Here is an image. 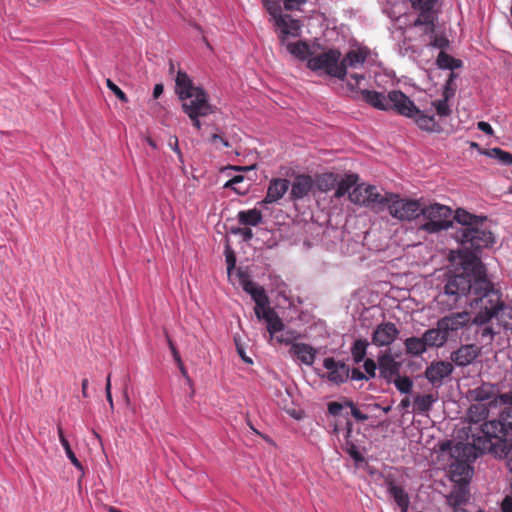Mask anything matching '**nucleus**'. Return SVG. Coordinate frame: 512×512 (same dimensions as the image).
<instances>
[{
  "instance_id": "obj_36",
  "label": "nucleus",
  "mask_w": 512,
  "mask_h": 512,
  "mask_svg": "<svg viewBox=\"0 0 512 512\" xmlns=\"http://www.w3.org/2000/svg\"><path fill=\"white\" fill-rule=\"evenodd\" d=\"M358 181V175L356 174H348L345 175L344 178H342L340 181L337 180L336 183V191L334 194L335 198H341L346 193L349 192V190L356 185Z\"/></svg>"
},
{
  "instance_id": "obj_54",
  "label": "nucleus",
  "mask_w": 512,
  "mask_h": 512,
  "mask_svg": "<svg viewBox=\"0 0 512 512\" xmlns=\"http://www.w3.org/2000/svg\"><path fill=\"white\" fill-rule=\"evenodd\" d=\"M457 77V75L454 73V72H451L450 75H449V78L445 84V88H444V94H449V95H454L455 93V88L453 87V82H454V79Z\"/></svg>"
},
{
  "instance_id": "obj_35",
  "label": "nucleus",
  "mask_w": 512,
  "mask_h": 512,
  "mask_svg": "<svg viewBox=\"0 0 512 512\" xmlns=\"http://www.w3.org/2000/svg\"><path fill=\"white\" fill-rule=\"evenodd\" d=\"M337 183V175L334 173H323L316 177L314 186L320 192H328L332 190Z\"/></svg>"
},
{
  "instance_id": "obj_6",
  "label": "nucleus",
  "mask_w": 512,
  "mask_h": 512,
  "mask_svg": "<svg viewBox=\"0 0 512 512\" xmlns=\"http://www.w3.org/2000/svg\"><path fill=\"white\" fill-rule=\"evenodd\" d=\"M410 3L411 7L418 12L411 26L419 27L422 34H433L441 12L442 0H410Z\"/></svg>"
},
{
  "instance_id": "obj_52",
  "label": "nucleus",
  "mask_w": 512,
  "mask_h": 512,
  "mask_svg": "<svg viewBox=\"0 0 512 512\" xmlns=\"http://www.w3.org/2000/svg\"><path fill=\"white\" fill-rule=\"evenodd\" d=\"M168 146L177 154L179 161L183 163V154L179 148L178 138L176 136L170 137Z\"/></svg>"
},
{
  "instance_id": "obj_40",
  "label": "nucleus",
  "mask_w": 512,
  "mask_h": 512,
  "mask_svg": "<svg viewBox=\"0 0 512 512\" xmlns=\"http://www.w3.org/2000/svg\"><path fill=\"white\" fill-rule=\"evenodd\" d=\"M435 402V398L431 394L418 395L414 399V409L418 413H425L429 411Z\"/></svg>"
},
{
  "instance_id": "obj_28",
  "label": "nucleus",
  "mask_w": 512,
  "mask_h": 512,
  "mask_svg": "<svg viewBox=\"0 0 512 512\" xmlns=\"http://www.w3.org/2000/svg\"><path fill=\"white\" fill-rule=\"evenodd\" d=\"M368 57L367 49H353L346 53L342 60H340V65L344 66V70L347 73V68H357L362 66Z\"/></svg>"
},
{
  "instance_id": "obj_59",
  "label": "nucleus",
  "mask_w": 512,
  "mask_h": 512,
  "mask_svg": "<svg viewBox=\"0 0 512 512\" xmlns=\"http://www.w3.org/2000/svg\"><path fill=\"white\" fill-rule=\"evenodd\" d=\"M502 512H512V497L506 496L501 503Z\"/></svg>"
},
{
  "instance_id": "obj_42",
  "label": "nucleus",
  "mask_w": 512,
  "mask_h": 512,
  "mask_svg": "<svg viewBox=\"0 0 512 512\" xmlns=\"http://www.w3.org/2000/svg\"><path fill=\"white\" fill-rule=\"evenodd\" d=\"M488 155L498 160L501 164L512 165V154L500 148H492L489 150Z\"/></svg>"
},
{
  "instance_id": "obj_14",
  "label": "nucleus",
  "mask_w": 512,
  "mask_h": 512,
  "mask_svg": "<svg viewBox=\"0 0 512 512\" xmlns=\"http://www.w3.org/2000/svg\"><path fill=\"white\" fill-rule=\"evenodd\" d=\"M438 321L448 337L451 333L458 332L470 324H476L474 318H472L471 314L467 311L450 313L440 318Z\"/></svg>"
},
{
  "instance_id": "obj_26",
  "label": "nucleus",
  "mask_w": 512,
  "mask_h": 512,
  "mask_svg": "<svg viewBox=\"0 0 512 512\" xmlns=\"http://www.w3.org/2000/svg\"><path fill=\"white\" fill-rule=\"evenodd\" d=\"M289 352L307 366H311L316 358V350L306 343H293Z\"/></svg>"
},
{
  "instance_id": "obj_44",
  "label": "nucleus",
  "mask_w": 512,
  "mask_h": 512,
  "mask_svg": "<svg viewBox=\"0 0 512 512\" xmlns=\"http://www.w3.org/2000/svg\"><path fill=\"white\" fill-rule=\"evenodd\" d=\"M263 5L268 13L274 18L275 24L278 21V17H283L281 14V5L279 1L276 0H263Z\"/></svg>"
},
{
  "instance_id": "obj_2",
  "label": "nucleus",
  "mask_w": 512,
  "mask_h": 512,
  "mask_svg": "<svg viewBox=\"0 0 512 512\" xmlns=\"http://www.w3.org/2000/svg\"><path fill=\"white\" fill-rule=\"evenodd\" d=\"M507 404L499 420L486 421L481 425L482 436L474 439V448L481 452L491 451L496 456L506 455L512 446V396L503 394Z\"/></svg>"
},
{
  "instance_id": "obj_27",
  "label": "nucleus",
  "mask_w": 512,
  "mask_h": 512,
  "mask_svg": "<svg viewBox=\"0 0 512 512\" xmlns=\"http://www.w3.org/2000/svg\"><path fill=\"white\" fill-rule=\"evenodd\" d=\"M470 395L477 403H488L491 405L497 399L494 385L484 383L470 391Z\"/></svg>"
},
{
  "instance_id": "obj_8",
  "label": "nucleus",
  "mask_w": 512,
  "mask_h": 512,
  "mask_svg": "<svg viewBox=\"0 0 512 512\" xmlns=\"http://www.w3.org/2000/svg\"><path fill=\"white\" fill-rule=\"evenodd\" d=\"M341 52L338 49H329L326 52L311 57L307 61V67L314 71H324L327 75L339 80H345L344 66L340 65Z\"/></svg>"
},
{
  "instance_id": "obj_61",
  "label": "nucleus",
  "mask_w": 512,
  "mask_h": 512,
  "mask_svg": "<svg viewBox=\"0 0 512 512\" xmlns=\"http://www.w3.org/2000/svg\"><path fill=\"white\" fill-rule=\"evenodd\" d=\"M88 385H89V380L87 378H84L81 382V392H82V396L84 398H88L89 395H88Z\"/></svg>"
},
{
  "instance_id": "obj_47",
  "label": "nucleus",
  "mask_w": 512,
  "mask_h": 512,
  "mask_svg": "<svg viewBox=\"0 0 512 512\" xmlns=\"http://www.w3.org/2000/svg\"><path fill=\"white\" fill-rule=\"evenodd\" d=\"M243 180H244V176L236 175L233 178H231L229 181H227L226 184L224 185V187L232 188L238 194H244V193H246L247 189H241L239 187H236V184L243 182Z\"/></svg>"
},
{
  "instance_id": "obj_32",
  "label": "nucleus",
  "mask_w": 512,
  "mask_h": 512,
  "mask_svg": "<svg viewBox=\"0 0 512 512\" xmlns=\"http://www.w3.org/2000/svg\"><path fill=\"white\" fill-rule=\"evenodd\" d=\"M239 224L243 226H257L263 220L262 212L256 208L239 211L237 214Z\"/></svg>"
},
{
  "instance_id": "obj_57",
  "label": "nucleus",
  "mask_w": 512,
  "mask_h": 512,
  "mask_svg": "<svg viewBox=\"0 0 512 512\" xmlns=\"http://www.w3.org/2000/svg\"><path fill=\"white\" fill-rule=\"evenodd\" d=\"M209 142L212 144L219 142L224 147H230V143L228 142V140L224 139L220 134L217 133H214L210 136Z\"/></svg>"
},
{
  "instance_id": "obj_20",
  "label": "nucleus",
  "mask_w": 512,
  "mask_h": 512,
  "mask_svg": "<svg viewBox=\"0 0 512 512\" xmlns=\"http://www.w3.org/2000/svg\"><path fill=\"white\" fill-rule=\"evenodd\" d=\"M314 187V180L305 174L296 175L291 183L290 199L297 201L306 197Z\"/></svg>"
},
{
  "instance_id": "obj_55",
  "label": "nucleus",
  "mask_w": 512,
  "mask_h": 512,
  "mask_svg": "<svg viewBox=\"0 0 512 512\" xmlns=\"http://www.w3.org/2000/svg\"><path fill=\"white\" fill-rule=\"evenodd\" d=\"M495 334L496 332L490 326H486L480 331L481 338L488 339L489 343L493 341Z\"/></svg>"
},
{
  "instance_id": "obj_39",
  "label": "nucleus",
  "mask_w": 512,
  "mask_h": 512,
  "mask_svg": "<svg viewBox=\"0 0 512 512\" xmlns=\"http://www.w3.org/2000/svg\"><path fill=\"white\" fill-rule=\"evenodd\" d=\"M489 410L486 404L476 403L472 404L469 408V418L471 422L478 423L488 416Z\"/></svg>"
},
{
  "instance_id": "obj_25",
  "label": "nucleus",
  "mask_w": 512,
  "mask_h": 512,
  "mask_svg": "<svg viewBox=\"0 0 512 512\" xmlns=\"http://www.w3.org/2000/svg\"><path fill=\"white\" fill-rule=\"evenodd\" d=\"M422 336L427 348L443 347L449 338L446 332L440 326L439 321L436 323V328L427 329Z\"/></svg>"
},
{
  "instance_id": "obj_62",
  "label": "nucleus",
  "mask_w": 512,
  "mask_h": 512,
  "mask_svg": "<svg viewBox=\"0 0 512 512\" xmlns=\"http://www.w3.org/2000/svg\"><path fill=\"white\" fill-rule=\"evenodd\" d=\"M164 87L162 84H156L153 89V98L157 99L163 93Z\"/></svg>"
},
{
  "instance_id": "obj_48",
  "label": "nucleus",
  "mask_w": 512,
  "mask_h": 512,
  "mask_svg": "<svg viewBox=\"0 0 512 512\" xmlns=\"http://www.w3.org/2000/svg\"><path fill=\"white\" fill-rule=\"evenodd\" d=\"M63 448L65 450V453L67 455V457L69 458V460L71 461V463L79 470H83V466L82 464L80 463V461L77 459L75 453L72 451L71 449V446L69 444L68 441H64V445H63Z\"/></svg>"
},
{
  "instance_id": "obj_19",
  "label": "nucleus",
  "mask_w": 512,
  "mask_h": 512,
  "mask_svg": "<svg viewBox=\"0 0 512 512\" xmlns=\"http://www.w3.org/2000/svg\"><path fill=\"white\" fill-rule=\"evenodd\" d=\"M453 372V365L447 361L432 362L425 370L427 380L435 384H441L443 379L450 376Z\"/></svg>"
},
{
  "instance_id": "obj_41",
  "label": "nucleus",
  "mask_w": 512,
  "mask_h": 512,
  "mask_svg": "<svg viewBox=\"0 0 512 512\" xmlns=\"http://www.w3.org/2000/svg\"><path fill=\"white\" fill-rule=\"evenodd\" d=\"M451 96L452 95L444 94L443 93V98L442 99H439V100H436V101L432 102V105L434 106L438 116H440V117H448V116L451 115L452 111H451V108H450V106L448 104V100H449V98Z\"/></svg>"
},
{
  "instance_id": "obj_23",
  "label": "nucleus",
  "mask_w": 512,
  "mask_h": 512,
  "mask_svg": "<svg viewBox=\"0 0 512 512\" xmlns=\"http://www.w3.org/2000/svg\"><path fill=\"white\" fill-rule=\"evenodd\" d=\"M290 182L283 178H274L270 181L267 194L263 200L266 204H272L280 200L288 191Z\"/></svg>"
},
{
  "instance_id": "obj_12",
  "label": "nucleus",
  "mask_w": 512,
  "mask_h": 512,
  "mask_svg": "<svg viewBox=\"0 0 512 512\" xmlns=\"http://www.w3.org/2000/svg\"><path fill=\"white\" fill-rule=\"evenodd\" d=\"M384 195L379 193L377 188L372 185H357L349 193V200L354 204L365 206L376 213L383 211Z\"/></svg>"
},
{
  "instance_id": "obj_3",
  "label": "nucleus",
  "mask_w": 512,
  "mask_h": 512,
  "mask_svg": "<svg viewBox=\"0 0 512 512\" xmlns=\"http://www.w3.org/2000/svg\"><path fill=\"white\" fill-rule=\"evenodd\" d=\"M175 92L182 102V110L189 117L193 127L201 129L200 117H206L216 111L209 102L207 92L195 86L192 79L184 71L179 70L175 79Z\"/></svg>"
},
{
  "instance_id": "obj_31",
  "label": "nucleus",
  "mask_w": 512,
  "mask_h": 512,
  "mask_svg": "<svg viewBox=\"0 0 512 512\" xmlns=\"http://www.w3.org/2000/svg\"><path fill=\"white\" fill-rule=\"evenodd\" d=\"M287 51L297 59L304 61L312 54L309 44L306 41L288 42L283 45Z\"/></svg>"
},
{
  "instance_id": "obj_38",
  "label": "nucleus",
  "mask_w": 512,
  "mask_h": 512,
  "mask_svg": "<svg viewBox=\"0 0 512 512\" xmlns=\"http://www.w3.org/2000/svg\"><path fill=\"white\" fill-rule=\"evenodd\" d=\"M368 341L366 339H357L354 341L351 347V355L353 361L358 364L365 359L368 347Z\"/></svg>"
},
{
  "instance_id": "obj_64",
  "label": "nucleus",
  "mask_w": 512,
  "mask_h": 512,
  "mask_svg": "<svg viewBox=\"0 0 512 512\" xmlns=\"http://www.w3.org/2000/svg\"><path fill=\"white\" fill-rule=\"evenodd\" d=\"M172 355H173V358L174 360L176 361L177 364H181V357H180V354L178 352V350L176 348H173V350L171 351Z\"/></svg>"
},
{
  "instance_id": "obj_4",
  "label": "nucleus",
  "mask_w": 512,
  "mask_h": 512,
  "mask_svg": "<svg viewBox=\"0 0 512 512\" xmlns=\"http://www.w3.org/2000/svg\"><path fill=\"white\" fill-rule=\"evenodd\" d=\"M237 276L239 284L243 290L248 293L255 302V315L259 320L267 323V330L272 338L277 332L284 329V324L277 313L269 307V298L263 287L257 286L250 278L249 274L238 270Z\"/></svg>"
},
{
  "instance_id": "obj_63",
  "label": "nucleus",
  "mask_w": 512,
  "mask_h": 512,
  "mask_svg": "<svg viewBox=\"0 0 512 512\" xmlns=\"http://www.w3.org/2000/svg\"><path fill=\"white\" fill-rule=\"evenodd\" d=\"M237 351H238V354L240 355V357L242 358V360L246 363H252V360L251 358L247 357L243 348H241L240 346H237Z\"/></svg>"
},
{
  "instance_id": "obj_7",
  "label": "nucleus",
  "mask_w": 512,
  "mask_h": 512,
  "mask_svg": "<svg viewBox=\"0 0 512 512\" xmlns=\"http://www.w3.org/2000/svg\"><path fill=\"white\" fill-rule=\"evenodd\" d=\"M385 209L395 219L410 221L421 214V203L418 200L401 198L398 194L385 193L383 211Z\"/></svg>"
},
{
  "instance_id": "obj_33",
  "label": "nucleus",
  "mask_w": 512,
  "mask_h": 512,
  "mask_svg": "<svg viewBox=\"0 0 512 512\" xmlns=\"http://www.w3.org/2000/svg\"><path fill=\"white\" fill-rule=\"evenodd\" d=\"M406 353L413 357L421 356L427 351V346L422 337H409L404 341Z\"/></svg>"
},
{
  "instance_id": "obj_30",
  "label": "nucleus",
  "mask_w": 512,
  "mask_h": 512,
  "mask_svg": "<svg viewBox=\"0 0 512 512\" xmlns=\"http://www.w3.org/2000/svg\"><path fill=\"white\" fill-rule=\"evenodd\" d=\"M353 423L348 420L345 426V441L343 444L344 451L356 462H363L364 457L358 451L355 443L352 441Z\"/></svg>"
},
{
  "instance_id": "obj_60",
  "label": "nucleus",
  "mask_w": 512,
  "mask_h": 512,
  "mask_svg": "<svg viewBox=\"0 0 512 512\" xmlns=\"http://www.w3.org/2000/svg\"><path fill=\"white\" fill-rule=\"evenodd\" d=\"M276 340L279 343L289 344L292 341V335H291V333H286L285 335L282 334L280 336H276Z\"/></svg>"
},
{
  "instance_id": "obj_1",
  "label": "nucleus",
  "mask_w": 512,
  "mask_h": 512,
  "mask_svg": "<svg viewBox=\"0 0 512 512\" xmlns=\"http://www.w3.org/2000/svg\"><path fill=\"white\" fill-rule=\"evenodd\" d=\"M462 265L463 273L449 277L443 291L437 295L439 308L443 311L452 310L462 298L470 295L471 307L478 309L474 317L476 325L487 324L493 318L499 321H505V317L512 319V307L504 304L500 292L487 279L480 258L472 253L465 257Z\"/></svg>"
},
{
  "instance_id": "obj_29",
  "label": "nucleus",
  "mask_w": 512,
  "mask_h": 512,
  "mask_svg": "<svg viewBox=\"0 0 512 512\" xmlns=\"http://www.w3.org/2000/svg\"><path fill=\"white\" fill-rule=\"evenodd\" d=\"M468 483H455L454 488L447 497V502L454 509L469 500Z\"/></svg>"
},
{
  "instance_id": "obj_13",
  "label": "nucleus",
  "mask_w": 512,
  "mask_h": 512,
  "mask_svg": "<svg viewBox=\"0 0 512 512\" xmlns=\"http://www.w3.org/2000/svg\"><path fill=\"white\" fill-rule=\"evenodd\" d=\"M398 114L413 119L421 130L427 132L435 131L438 126L434 116L419 110L411 99L409 104L403 102Z\"/></svg>"
},
{
  "instance_id": "obj_5",
  "label": "nucleus",
  "mask_w": 512,
  "mask_h": 512,
  "mask_svg": "<svg viewBox=\"0 0 512 512\" xmlns=\"http://www.w3.org/2000/svg\"><path fill=\"white\" fill-rule=\"evenodd\" d=\"M491 226V221L486 218L473 228H460L457 231L456 239L462 245L475 251L491 247L495 242Z\"/></svg>"
},
{
  "instance_id": "obj_49",
  "label": "nucleus",
  "mask_w": 512,
  "mask_h": 512,
  "mask_svg": "<svg viewBox=\"0 0 512 512\" xmlns=\"http://www.w3.org/2000/svg\"><path fill=\"white\" fill-rule=\"evenodd\" d=\"M225 257H226V263H227V272H228V274H230L231 271L236 266V256H235L234 251L230 248L229 245L226 246Z\"/></svg>"
},
{
  "instance_id": "obj_51",
  "label": "nucleus",
  "mask_w": 512,
  "mask_h": 512,
  "mask_svg": "<svg viewBox=\"0 0 512 512\" xmlns=\"http://www.w3.org/2000/svg\"><path fill=\"white\" fill-rule=\"evenodd\" d=\"M431 38V45L436 48H446L449 45V41L446 37L435 35V32L433 34H428Z\"/></svg>"
},
{
  "instance_id": "obj_17",
  "label": "nucleus",
  "mask_w": 512,
  "mask_h": 512,
  "mask_svg": "<svg viewBox=\"0 0 512 512\" xmlns=\"http://www.w3.org/2000/svg\"><path fill=\"white\" fill-rule=\"evenodd\" d=\"M384 485L390 496L400 508L401 512H408L410 497L405 489L402 486L397 485L395 478L392 475L385 476Z\"/></svg>"
},
{
  "instance_id": "obj_11",
  "label": "nucleus",
  "mask_w": 512,
  "mask_h": 512,
  "mask_svg": "<svg viewBox=\"0 0 512 512\" xmlns=\"http://www.w3.org/2000/svg\"><path fill=\"white\" fill-rule=\"evenodd\" d=\"M478 436H482L481 430L477 435H472V443L465 445L463 447V454L469 458L472 455V460H475L479 455L483 454L479 449L474 448V439ZM487 451H484L486 453ZM489 453H492L491 451H488ZM468 460H459L455 459L454 462L450 464L449 467V474L450 479L454 483H469L472 474H473V468L468 463Z\"/></svg>"
},
{
  "instance_id": "obj_24",
  "label": "nucleus",
  "mask_w": 512,
  "mask_h": 512,
  "mask_svg": "<svg viewBox=\"0 0 512 512\" xmlns=\"http://www.w3.org/2000/svg\"><path fill=\"white\" fill-rule=\"evenodd\" d=\"M344 408H350L351 415L356 420L362 421V422L368 420V415L362 413L357 408L355 403L348 398H344L342 402H338V401L329 402L328 406H327L328 413L333 416H338L340 414L341 410Z\"/></svg>"
},
{
  "instance_id": "obj_22",
  "label": "nucleus",
  "mask_w": 512,
  "mask_h": 512,
  "mask_svg": "<svg viewBox=\"0 0 512 512\" xmlns=\"http://www.w3.org/2000/svg\"><path fill=\"white\" fill-rule=\"evenodd\" d=\"M276 26L280 28V34L278 37L281 45L286 43L288 36L297 37L301 28L300 22L296 19L290 18L288 15L278 17Z\"/></svg>"
},
{
  "instance_id": "obj_50",
  "label": "nucleus",
  "mask_w": 512,
  "mask_h": 512,
  "mask_svg": "<svg viewBox=\"0 0 512 512\" xmlns=\"http://www.w3.org/2000/svg\"><path fill=\"white\" fill-rule=\"evenodd\" d=\"M364 370L368 379L374 378L376 375L377 365L373 359L367 358L364 360Z\"/></svg>"
},
{
  "instance_id": "obj_46",
  "label": "nucleus",
  "mask_w": 512,
  "mask_h": 512,
  "mask_svg": "<svg viewBox=\"0 0 512 512\" xmlns=\"http://www.w3.org/2000/svg\"><path fill=\"white\" fill-rule=\"evenodd\" d=\"M231 233L241 236L246 242L250 241L254 236L253 231L248 226L232 228Z\"/></svg>"
},
{
  "instance_id": "obj_45",
  "label": "nucleus",
  "mask_w": 512,
  "mask_h": 512,
  "mask_svg": "<svg viewBox=\"0 0 512 512\" xmlns=\"http://www.w3.org/2000/svg\"><path fill=\"white\" fill-rule=\"evenodd\" d=\"M106 85L121 102H128L127 95L111 79H106Z\"/></svg>"
},
{
  "instance_id": "obj_9",
  "label": "nucleus",
  "mask_w": 512,
  "mask_h": 512,
  "mask_svg": "<svg viewBox=\"0 0 512 512\" xmlns=\"http://www.w3.org/2000/svg\"><path fill=\"white\" fill-rule=\"evenodd\" d=\"M362 100L379 110H395L399 113V109L404 103H410V98L399 90H392L387 95L374 90L363 89L359 91Z\"/></svg>"
},
{
  "instance_id": "obj_34",
  "label": "nucleus",
  "mask_w": 512,
  "mask_h": 512,
  "mask_svg": "<svg viewBox=\"0 0 512 512\" xmlns=\"http://www.w3.org/2000/svg\"><path fill=\"white\" fill-rule=\"evenodd\" d=\"M455 220L462 225L461 228H473L482 222L486 217H479L468 213L463 209H458L454 216Z\"/></svg>"
},
{
  "instance_id": "obj_15",
  "label": "nucleus",
  "mask_w": 512,
  "mask_h": 512,
  "mask_svg": "<svg viewBox=\"0 0 512 512\" xmlns=\"http://www.w3.org/2000/svg\"><path fill=\"white\" fill-rule=\"evenodd\" d=\"M399 333L400 331L394 323H380L372 333V343L378 347L389 346L397 339Z\"/></svg>"
},
{
  "instance_id": "obj_43",
  "label": "nucleus",
  "mask_w": 512,
  "mask_h": 512,
  "mask_svg": "<svg viewBox=\"0 0 512 512\" xmlns=\"http://www.w3.org/2000/svg\"><path fill=\"white\" fill-rule=\"evenodd\" d=\"M392 382L395 384L396 388L401 392L408 394L411 392L413 387L412 380L407 376H397L395 377Z\"/></svg>"
},
{
  "instance_id": "obj_58",
  "label": "nucleus",
  "mask_w": 512,
  "mask_h": 512,
  "mask_svg": "<svg viewBox=\"0 0 512 512\" xmlns=\"http://www.w3.org/2000/svg\"><path fill=\"white\" fill-rule=\"evenodd\" d=\"M477 128L484 132L487 135H493L494 131L491 127V125L485 121H480L477 123Z\"/></svg>"
},
{
  "instance_id": "obj_53",
  "label": "nucleus",
  "mask_w": 512,
  "mask_h": 512,
  "mask_svg": "<svg viewBox=\"0 0 512 512\" xmlns=\"http://www.w3.org/2000/svg\"><path fill=\"white\" fill-rule=\"evenodd\" d=\"M305 3L306 0H284V8L287 11L299 10L300 5Z\"/></svg>"
},
{
  "instance_id": "obj_37",
  "label": "nucleus",
  "mask_w": 512,
  "mask_h": 512,
  "mask_svg": "<svg viewBox=\"0 0 512 512\" xmlns=\"http://www.w3.org/2000/svg\"><path fill=\"white\" fill-rule=\"evenodd\" d=\"M437 66L440 69L454 70L462 66V61L455 59L444 51H441L436 59Z\"/></svg>"
},
{
  "instance_id": "obj_10",
  "label": "nucleus",
  "mask_w": 512,
  "mask_h": 512,
  "mask_svg": "<svg viewBox=\"0 0 512 512\" xmlns=\"http://www.w3.org/2000/svg\"><path fill=\"white\" fill-rule=\"evenodd\" d=\"M427 220L421 229L428 233H437L447 229L451 224L452 210L438 203L421 206V214Z\"/></svg>"
},
{
  "instance_id": "obj_18",
  "label": "nucleus",
  "mask_w": 512,
  "mask_h": 512,
  "mask_svg": "<svg viewBox=\"0 0 512 512\" xmlns=\"http://www.w3.org/2000/svg\"><path fill=\"white\" fill-rule=\"evenodd\" d=\"M481 354V348L475 344L461 345L457 350L451 353V361L459 366L466 367L470 365Z\"/></svg>"
},
{
  "instance_id": "obj_21",
  "label": "nucleus",
  "mask_w": 512,
  "mask_h": 512,
  "mask_svg": "<svg viewBox=\"0 0 512 512\" xmlns=\"http://www.w3.org/2000/svg\"><path fill=\"white\" fill-rule=\"evenodd\" d=\"M378 366L381 377L390 383L399 375L401 365L399 362L395 361L390 353H385L379 356Z\"/></svg>"
},
{
  "instance_id": "obj_56",
  "label": "nucleus",
  "mask_w": 512,
  "mask_h": 512,
  "mask_svg": "<svg viewBox=\"0 0 512 512\" xmlns=\"http://www.w3.org/2000/svg\"><path fill=\"white\" fill-rule=\"evenodd\" d=\"M349 378L351 380L361 381V380H368V377L366 374L360 371L358 368H353L349 372Z\"/></svg>"
},
{
  "instance_id": "obj_16",
  "label": "nucleus",
  "mask_w": 512,
  "mask_h": 512,
  "mask_svg": "<svg viewBox=\"0 0 512 512\" xmlns=\"http://www.w3.org/2000/svg\"><path fill=\"white\" fill-rule=\"evenodd\" d=\"M323 366L328 370L327 379L330 382L342 384L348 380L350 368L344 362L327 357L323 361Z\"/></svg>"
}]
</instances>
